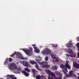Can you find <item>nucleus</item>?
<instances>
[{
    "label": "nucleus",
    "mask_w": 79,
    "mask_h": 79,
    "mask_svg": "<svg viewBox=\"0 0 79 79\" xmlns=\"http://www.w3.org/2000/svg\"><path fill=\"white\" fill-rule=\"evenodd\" d=\"M10 77H11V78H13V77H14V75H9L8 76V78H10Z\"/></svg>",
    "instance_id": "obj_20"
},
{
    "label": "nucleus",
    "mask_w": 79,
    "mask_h": 79,
    "mask_svg": "<svg viewBox=\"0 0 79 79\" xmlns=\"http://www.w3.org/2000/svg\"><path fill=\"white\" fill-rule=\"evenodd\" d=\"M24 60H23L22 61H20L19 62H20V63H23V64H24Z\"/></svg>",
    "instance_id": "obj_33"
},
{
    "label": "nucleus",
    "mask_w": 79,
    "mask_h": 79,
    "mask_svg": "<svg viewBox=\"0 0 79 79\" xmlns=\"http://www.w3.org/2000/svg\"><path fill=\"white\" fill-rule=\"evenodd\" d=\"M69 50L71 51V52H73V50H72V49H69Z\"/></svg>",
    "instance_id": "obj_42"
},
{
    "label": "nucleus",
    "mask_w": 79,
    "mask_h": 79,
    "mask_svg": "<svg viewBox=\"0 0 79 79\" xmlns=\"http://www.w3.org/2000/svg\"><path fill=\"white\" fill-rule=\"evenodd\" d=\"M73 67L76 69H79V64L76 63L73 64Z\"/></svg>",
    "instance_id": "obj_9"
},
{
    "label": "nucleus",
    "mask_w": 79,
    "mask_h": 79,
    "mask_svg": "<svg viewBox=\"0 0 79 79\" xmlns=\"http://www.w3.org/2000/svg\"><path fill=\"white\" fill-rule=\"evenodd\" d=\"M33 52L32 51H30L29 50H27L25 52V53L26 55H31L32 54V52Z\"/></svg>",
    "instance_id": "obj_5"
},
{
    "label": "nucleus",
    "mask_w": 79,
    "mask_h": 79,
    "mask_svg": "<svg viewBox=\"0 0 79 79\" xmlns=\"http://www.w3.org/2000/svg\"><path fill=\"white\" fill-rule=\"evenodd\" d=\"M72 44L70 43H69L67 44V46L68 47H70V48H71V46H72Z\"/></svg>",
    "instance_id": "obj_14"
},
{
    "label": "nucleus",
    "mask_w": 79,
    "mask_h": 79,
    "mask_svg": "<svg viewBox=\"0 0 79 79\" xmlns=\"http://www.w3.org/2000/svg\"><path fill=\"white\" fill-rule=\"evenodd\" d=\"M78 79H79V76L78 77Z\"/></svg>",
    "instance_id": "obj_44"
},
{
    "label": "nucleus",
    "mask_w": 79,
    "mask_h": 79,
    "mask_svg": "<svg viewBox=\"0 0 79 79\" xmlns=\"http://www.w3.org/2000/svg\"><path fill=\"white\" fill-rule=\"evenodd\" d=\"M51 53V51L48 48L45 49V50H43L42 52L41 53L44 55H48Z\"/></svg>",
    "instance_id": "obj_3"
},
{
    "label": "nucleus",
    "mask_w": 79,
    "mask_h": 79,
    "mask_svg": "<svg viewBox=\"0 0 79 79\" xmlns=\"http://www.w3.org/2000/svg\"><path fill=\"white\" fill-rule=\"evenodd\" d=\"M25 70L28 72V73H30V70L29 69L28 67H26L24 69Z\"/></svg>",
    "instance_id": "obj_16"
},
{
    "label": "nucleus",
    "mask_w": 79,
    "mask_h": 79,
    "mask_svg": "<svg viewBox=\"0 0 79 79\" xmlns=\"http://www.w3.org/2000/svg\"><path fill=\"white\" fill-rule=\"evenodd\" d=\"M30 50H30V51H32V48H29Z\"/></svg>",
    "instance_id": "obj_41"
},
{
    "label": "nucleus",
    "mask_w": 79,
    "mask_h": 79,
    "mask_svg": "<svg viewBox=\"0 0 79 79\" xmlns=\"http://www.w3.org/2000/svg\"><path fill=\"white\" fill-rule=\"evenodd\" d=\"M78 75H79V73L78 74Z\"/></svg>",
    "instance_id": "obj_47"
},
{
    "label": "nucleus",
    "mask_w": 79,
    "mask_h": 79,
    "mask_svg": "<svg viewBox=\"0 0 79 79\" xmlns=\"http://www.w3.org/2000/svg\"><path fill=\"white\" fill-rule=\"evenodd\" d=\"M77 56L78 58H79V53H78L77 54Z\"/></svg>",
    "instance_id": "obj_39"
},
{
    "label": "nucleus",
    "mask_w": 79,
    "mask_h": 79,
    "mask_svg": "<svg viewBox=\"0 0 79 79\" xmlns=\"http://www.w3.org/2000/svg\"><path fill=\"white\" fill-rule=\"evenodd\" d=\"M35 66L36 67V68L37 69H38V70H39L40 69L39 68V65L37 64H36L35 65Z\"/></svg>",
    "instance_id": "obj_24"
},
{
    "label": "nucleus",
    "mask_w": 79,
    "mask_h": 79,
    "mask_svg": "<svg viewBox=\"0 0 79 79\" xmlns=\"http://www.w3.org/2000/svg\"><path fill=\"white\" fill-rule=\"evenodd\" d=\"M69 74L70 75V76H71L73 74V71H70L69 72Z\"/></svg>",
    "instance_id": "obj_25"
},
{
    "label": "nucleus",
    "mask_w": 79,
    "mask_h": 79,
    "mask_svg": "<svg viewBox=\"0 0 79 79\" xmlns=\"http://www.w3.org/2000/svg\"><path fill=\"white\" fill-rule=\"evenodd\" d=\"M30 63L32 64H37V63L34 60H30Z\"/></svg>",
    "instance_id": "obj_12"
},
{
    "label": "nucleus",
    "mask_w": 79,
    "mask_h": 79,
    "mask_svg": "<svg viewBox=\"0 0 79 79\" xmlns=\"http://www.w3.org/2000/svg\"><path fill=\"white\" fill-rule=\"evenodd\" d=\"M11 79H14V78H12Z\"/></svg>",
    "instance_id": "obj_45"
},
{
    "label": "nucleus",
    "mask_w": 79,
    "mask_h": 79,
    "mask_svg": "<svg viewBox=\"0 0 79 79\" xmlns=\"http://www.w3.org/2000/svg\"><path fill=\"white\" fill-rule=\"evenodd\" d=\"M70 76H71H71L70 75L67 74L66 75V77H69Z\"/></svg>",
    "instance_id": "obj_32"
},
{
    "label": "nucleus",
    "mask_w": 79,
    "mask_h": 79,
    "mask_svg": "<svg viewBox=\"0 0 79 79\" xmlns=\"http://www.w3.org/2000/svg\"><path fill=\"white\" fill-rule=\"evenodd\" d=\"M41 58L40 57H38L36 59H35L36 61L38 62L39 64H40L41 65H42L43 67H44V66L47 65L48 64V62L46 61H43L41 63H40Z\"/></svg>",
    "instance_id": "obj_2"
},
{
    "label": "nucleus",
    "mask_w": 79,
    "mask_h": 79,
    "mask_svg": "<svg viewBox=\"0 0 79 79\" xmlns=\"http://www.w3.org/2000/svg\"><path fill=\"white\" fill-rule=\"evenodd\" d=\"M7 60L8 59H6L4 62V64H5V65H6V64H8V62L6 61V60Z\"/></svg>",
    "instance_id": "obj_21"
},
{
    "label": "nucleus",
    "mask_w": 79,
    "mask_h": 79,
    "mask_svg": "<svg viewBox=\"0 0 79 79\" xmlns=\"http://www.w3.org/2000/svg\"><path fill=\"white\" fill-rule=\"evenodd\" d=\"M32 46H33V47H35V46L36 45L35 44H32Z\"/></svg>",
    "instance_id": "obj_40"
},
{
    "label": "nucleus",
    "mask_w": 79,
    "mask_h": 79,
    "mask_svg": "<svg viewBox=\"0 0 79 79\" xmlns=\"http://www.w3.org/2000/svg\"><path fill=\"white\" fill-rule=\"evenodd\" d=\"M45 60L46 61H48V56L46 57L45 58Z\"/></svg>",
    "instance_id": "obj_26"
},
{
    "label": "nucleus",
    "mask_w": 79,
    "mask_h": 79,
    "mask_svg": "<svg viewBox=\"0 0 79 79\" xmlns=\"http://www.w3.org/2000/svg\"><path fill=\"white\" fill-rule=\"evenodd\" d=\"M36 72H37V71H36Z\"/></svg>",
    "instance_id": "obj_46"
},
{
    "label": "nucleus",
    "mask_w": 79,
    "mask_h": 79,
    "mask_svg": "<svg viewBox=\"0 0 79 79\" xmlns=\"http://www.w3.org/2000/svg\"><path fill=\"white\" fill-rule=\"evenodd\" d=\"M45 71L47 74H51L52 73V72H51V71L50 70H45Z\"/></svg>",
    "instance_id": "obj_11"
},
{
    "label": "nucleus",
    "mask_w": 79,
    "mask_h": 79,
    "mask_svg": "<svg viewBox=\"0 0 79 79\" xmlns=\"http://www.w3.org/2000/svg\"><path fill=\"white\" fill-rule=\"evenodd\" d=\"M65 68H68L69 69H71V67L69 64H65Z\"/></svg>",
    "instance_id": "obj_15"
},
{
    "label": "nucleus",
    "mask_w": 79,
    "mask_h": 79,
    "mask_svg": "<svg viewBox=\"0 0 79 79\" xmlns=\"http://www.w3.org/2000/svg\"><path fill=\"white\" fill-rule=\"evenodd\" d=\"M52 47L55 48L58 47V45L57 44H53L52 45Z\"/></svg>",
    "instance_id": "obj_27"
},
{
    "label": "nucleus",
    "mask_w": 79,
    "mask_h": 79,
    "mask_svg": "<svg viewBox=\"0 0 79 79\" xmlns=\"http://www.w3.org/2000/svg\"><path fill=\"white\" fill-rule=\"evenodd\" d=\"M52 69H54V70H55L56 71V69H57V67L55 66H53L52 68Z\"/></svg>",
    "instance_id": "obj_22"
},
{
    "label": "nucleus",
    "mask_w": 79,
    "mask_h": 79,
    "mask_svg": "<svg viewBox=\"0 0 79 79\" xmlns=\"http://www.w3.org/2000/svg\"><path fill=\"white\" fill-rule=\"evenodd\" d=\"M15 55H16V52H15V53H13L10 56V57H13V56H14Z\"/></svg>",
    "instance_id": "obj_23"
},
{
    "label": "nucleus",
    "mask_w": 79,
    "mask_h": 79,
    "mask_svg": "<svg viewBox=\"0 0 79 79\" xmlns=\"http://www.w3.org/2000/svg\"><path fill=\"white\" fill-rule=\"evenodd\" d=\"M60 67L61 69H64L65 68V65L62 64L60 65Z\"/></svg>",
    "instance_id": "obj_17"
},
{
    "label": "nucleus",
    "mask_w": 79,
    "mask_h": 79,
    "mask_svg": "<svg viewBox=\"0 0 79 79\" xmlns=\"http://www.w3.org/2000/svg\"><path fill=\"white\" fill-rule=\"evenodd\" d=\"M41 77L42 79H46L45 77L43 75H41Z\"/></svg>",
    "instance_id": "obj_30"
},
{
    "label": "nucleus",
    "mask_w": 79,
    "mask_h": 79,
    "mask_svg": "<svg viewBox=\"0 0 79 79\" xmlns=\"http://www.w3.org/2000/svg\"><path fill=\"white\" fill-rule=\"evenodd\" d=\"M66 55L67 56V57L70 56H71V57H73V56H72L71 55H68V54H66Z\"/></svg>",
    "instance_id": "obj_28"
},
{
    "label": "nucleus",
    "mask_w": 79,
    "mask_h": 79,
    "mask_svg": "<svg viewBox=\"0 0 79 79\" xmlns=\"http://www.w3.org/2000/svg\"><path fill=\"white\" fill-rule=\"evenodd\" d=\"M9 67L11 70H14L17 69V71H21V68L19 67L18 69L16 65H15L14 63L10 64L9 65Z\"/></svg>",
    "instance_id": "obj_1"
},
{
    "label": "nucleus",
    "mask_w": 79,
    "mask_h": 79,
    "mask_svg": "<svg viewBox=\"0 0 79 79\" xmlns=\"http://www.w3.org/2000/svg\"><path fill=\"white\" fill-rule=\"evenodd\" d=\"M55 73L58 76H60L58 78V79H62V77L61 76V74H60V73L58 71H56L55 72Z\"/></svg>",
    "instance_id": "obj_8"
},
{
    "label": "nucleus",
    "mask_w": 79,
    "mask_h": 79,
    "mask_svg": "<svg viewBox=\"0 0 79 79\" xmlns=\"http://www.w3.org/2000/svg\"><path fill=\"white\" fill-rule=\"evenodd\" d=\"M50 67V65H46L44 66V67L43 68H48Z\"/></svg>",
    "instance_id": "obj_19"
},
{
    "label": "nucleus",
    "mask_w": 79,
    "mask_h": 79,
    "mask_svg": "<svg viewBox=\"0 0 79 79\" xmlns=\"http://www.w3.org/2000/svg\"><path fill=\"white\" fill-rule=\"evenodd\" d=\"M76 75L75 74H73L71 76V77H77Z\"/></svg>",
    "instance_id": "obj_29"
},
{
    "label": "nucleus",
    "mask_w": 79,
    "mask_h": 79,
    "mask_svg": "<svg viewBox=\"0 0 79 79\" xmlns=\"http://www.w3.org/2000/svg\"><path fill=\"white\" fill-rule=\"evenodd\" d=\"M23 66H26V67H30V64H29L28 63V61H24L23 62Z\"/></svg>",
    "instance_id": "obj_6"
},
{
    "label": "nucleus",
    "mask_w": 79,
    "mask_h": 79,
    "mask_svg": "<svg viewBox=\"0 0 79 79\" xmlns=\"http://www.w3.org/2000/svg\"><path fill=\"white\" fill-rule=\"evenodd\" d=\"M34 48L35 50H37V47H34Z\"/></svg>",
    "instance_id": "obj_37"
},
{
    "label": "nucleus",
    "mask_w": 79,
    "mask_h": 79,
    "mask_svg": "<svg viewBox=\"0 0 79 79\" xmlns=\"http://www.w3.org/2000/svg\"><path fill=\"white\" fill-rule=\"evenodd\" d=\"M51 57H52V59L53 60H54V61H55V60H56L57 62H58L59 61L58 59L56 58V57H55V56L54 55H53V54H51Z\"/></svg>",
    "instance_id": "obj_7"
},
{
    "label": "nucleus",
    "mask_w": 79,
    "mask_h": 79,
    "mask_svg": "<svg viewBox=\"0 0 79 79\" xmlns=\"http://www.w3.org/2000/svg\"><path fill=\"white\" fill-rule=\"evenodd\" d=\"M32 71L33 72V73H35V69H33L32 70Z\"/></svg>",
    "instance_id": "obj_35"
},
{
    "label": "nucleus",
    "mask_w": 79,
    "mask_h": 79,
    "mask_svg": "<svg viewBox=\"0 0 79 79\" xmlns=\"http://www.w3.org/2000/svg\"><path fill=\"white\" fill-rule=\"evenodd\" d=\"M50 74L52 77H55V74L54 73L52 72Z\"/></svg>",
    "instance_id": "obj_18"
},
{
    "label": "nucleus",
    "mask_w": 79,
    "mask_h": 79,
    "mask_svg": "<svg viewBox=\"0 0 79 79\" xmlns=\"http://www.w3.org/2000/svg\"><path fill=\"white\" fill-rule=\"evenodd\" d=\"M22 50H23V51H24V52L25 53L26 52V51H27L26 49H22Z\"/></svg>",
    "instance_id": "obj_34"
},
{
    "label": "nucleus",
    "mask_w": 79,
    "mask_h": 79,
    "mask_svg": "<svg viewBox=\"0 0 79 79\" xmlns=\"http://www.w3.org/2000/svg\"><path fill=\"white\" fill-rule=\"evenodd\" d=\"M35 51L36 52V53H39V51L37 49H36Z\"/></svg>",
    "instance_id": "obj_36"
},
{
    "label": "nucleus",
    "mask_w": 79,
    "mask_h": 79,
    "mask_svg": "<svg viewBox=\"0 0 79 79\" xmlns=\"http://www.w3.org/2000/svg\"><path fill=\"white\" fill-rule=\"evenodd\" d=\"M69 61L68 60H67L66 61V64H68L69 63Z\"/></svg>",
    "instance_id": "obj_38"
},
{
    "label": "nucleus",
    "mask_w": 79,
    "mask_h": 79,
    "mask_svg": "<svg viewBox=\"0 0 79 79\" xmlns=\"http://www.w3.org/2000/svg\"><path fill=\"white\" fill-rule=\"evenodd\" d=\"M14 79H17V78L16 77H15L14 78H13Z\"/></svg>",
    "instance_id": "obj_43"
},
{
    "label": "nucleus",
    "mask_w": 79,
    "mask_h": 79,
    "mask_svg": "<svg viewBox=\"0 0 79 79\" xmlns=\"http://www.w3.org/2000/svg\"><path fill=\"white\" fill-rule=\"evenodd\" d=\"M64 69L63 70V72L64 74H66V73H67V72H68V70L66 68H65V69Z\"/></svg>",
    "instance_id": "obj_13"
},
{
    "label": "nucleus",
    "mask_w": 79,
    "mask_h": 79,
    "mask_svg": "<svg viewBox=\"0 0 79 79\" xmlns=\"http://www.w3.org/2000/svg\"><path fill=\"white\" fill-rule=\"evenodd\" d=\"M12 60H13V59H12V58L10 57L9 58V61H12Z\"/></svg>",
    "instance_id": "obj_31"
},
{
    "label": "nucleus",
    "mask_w": 79,
    "mask_h": 79,
    "mask_svg": "<svg viewBox=\"0 0 79 79\" xmlns=\"http://www.w3.org/2000/svg\"><path fill=\"white\" fill-rule=\"evenodd\" d=\"M16 55L19 58H20L22 60H27V58H24L23 57H21V55H22V54L21 53L19 52H17L16 53Z\"/></svg>",
    "instance_id": "obj_4"
},
{
    "label": "nucleus",
    "mask_w": 79,
    "mask_h": 79,
    "mask_svg": "<svg viewBox=\"0 0 79 79\" xmlns=\"http://www.w3.org/2000/svg\"><path fill=\"white\" fill-rule=\"evenodd\" d=\"M22 72L23 73H24L25 76H28L29 75V73L26 72L25 70H23V71H22Z\"/></svg>",
    "instance_id": "obj_10"
}]
</instances>
